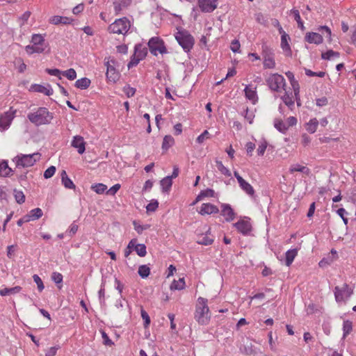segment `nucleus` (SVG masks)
Wrapping results in <instances>:
<instances>
[{"instance_id": "f257e3e1", "label": "nucleus", "mask_w": 356, "mask_h": 356, "mask_svg": "<svg viewBox=\"0 0 356 356\" xmlns=\"http://www.w3.org/2000/svg\"><path fill=\"white\" fill-rule=\"evenodd\" d=\"M27 118L37 127L47 125L49 124L54 119V113L46 107H38L29 112Z\"/></svg>"}, {"instance_id": "f03ea898", "label": "nucleus", "mask_w": 356, "mask_h": 356, "mask_svg": "<svg viewBox=\"0 0 356 356\" xmlns=\"http://www.w3.org/2000/svg\"><path fill=\"white\" fill-rule=\"evenodd\" d=\"M207 302V299L202 297H199L197 301L194 318L200 325H207L211 318Z\"/></svg>"}, {"instance_id": "7ed1b4c3", "label": "nucleus", "mask_w": 356, "mask_h": 356, "mask_svg": "<svg viewBox=\"0 0 356 356\" xmlns=\"http://www.w3.org/2000/svg\"><path fill=\"white\" fill-rule=\"evenodd\" d=\"M40 158V154L39 153L19 154L15 156L13 161L15 163L17 168H28L33 166Z\"/></svg>"}, {"instance_id": "20e7f679", "label": "nucleus", "mask_w": 356, "mask_h": 356, "mask_svg": "<svg viewBox=\"0 0 356 356\" xmlns=\"http://www.w3.org/2000/svg\"><path fill=\"white\" fill-rule=\"evenodd\" d=\"M130 26L129 20L124 17L115 19L114 22L109 25L108 30L112 33L125 35L129 31Z\"/></svg>"}, {"instance_id": "39448f33", "label": "nucleus", "mask_w": 356, "mask_h": 356, "mask_svg": "<svg viewBox=\"0 0 356 356\" xmlns=\"http://www.w3.org/2000/svg\"><path fill=\"white\" fill-rule=\"evenodd\" d=\"M175 38L186 52L190 51L194 45L193 37L186 31H179L175 35Z\"/></svg>"}, {"instance_id": "423d86ee", "label": "nucleus", "mask_w": 356, "mask_h": 356, "mask_svg": "<svg viewBox=\"0 0 356 356\" xmlns=\"http://www.w3.org/2000/svg\"><path fill=\"white\" fill-rule=\"evenodd\" d=\"M334 294L337 302H346L353 294V288L344 283L341 286H335Z\"/></svg>"}, {"instance_id": "0eeeda50", "label": "nucleus", "mask_w": 356, "mask_h": 356, "mask_svg": "<svg viewBox=\"0 0 356 356\" xmlns=\"http://www.w3.org/2000/svg\"><path fill=\"white\" fill-rule=\"evenodd\" d=\"M147 54V48L142 44H137L134 47V54L131 57L127 67L129 69L136 66Z\"/></svg>"}, {"instance_id": "6e6552de", "label": "nucleus", "mask_w": 356, "mask_h": 356, "mask_svg": "<svg viewBox=\"0 0 356 356\" xmlns=\"http://www.w3.org/2000/svg\"><path fill=\"white\" fill-rule=\"evenodd\" d=\"M149 51L154 56L159 54H165L168 53L163 40L159 37H152L147 43Z\"/></svg>"}, {"instance_id": "1a4fd4ad", "label": "nucleus", "mask_w": 356, "mask_h": 356, "mask_svg": "<svg viewBox=\"0 0 356 356\" xmlns=\"http://www.w3.org/2000/svg\"><path fill=\"white\" fill-rule=\"evenodd\" d=\"M261 54L264 59V68L274 69L275 67V61L273 49L266 44H263Z\"/></svg>"}, {"instance_id": "9d476101", "label": "nucleus", "mask_w": 356, "mask_h": 356, "mask_svg": "<svg viewBox=\"0 0 356 356\" xmlns=\"http://www.w3.org/2000/svg\"><path fill=\"white\" fill-rule=\"evenodd\" d=\"M267 84L270 90L280 92L284 89L286 83L283 76L278 74H272L266 79Z\"/></svg>"}, {"instance_id": "9b49d317", "label": "nucleus", "mask_w": 356, "mask_h": 356, "mask_svg": "<svg viewBox=\"0 0 356 356\" xmlns=\"http://www.w3.org/2000/svg\"><path fill=\"white\" fill-rule=\"evenodd\" d=\"M115 61L114 59H109L108 61L105 62V65L106 66V78L109 81L116 82L119 79V72L116 70L115 67Z\"/></svg>"}, {"instance_id": "f8f14e48", "label": "nucleus", "mask_w": 356, "mask_h": 356, "mask_svg": "<svg viewBox=\"0 0 356 356\" xmlns=\"http://www.w3.org/2000/svg\"><path fill=\"white\" fill-rule=\"evenodd\" d=\"M200 9L203 13H211L218 6V0H197Z\"/></svg>"}, {"instance_id": "ddd939ff", "label": "nucleus", "mask_w": 356, "mask_h": 356, "mask_svg": "<svg viewBox=\"0 0 356 356\" xmlns=\"http://www.w3.org/2000/svg\"><path fill=\"white\" fill-rule=\"evenodd\" d=\"M236 229L243 235H248L252 230V225L249 220L241 219L234 224Z\"/></svg>"}, {"instance_id": "4468645a", "label": "nucleus", "mask_w": 356, "mask_h": 356, "mask_svg": "<svg viewBox=\"0 0 356 356\" xmlns=\"http://www.w3.org/2000/svg\"><path fill=\"white\" fill-rule=\"evenodd\" d=\"M129 248H133L139 257H143L147 254L146 246L143 243H137V239H131L129 243Z\"/></svg>"}, {"instance_id": "2eb2a0df", "label": "nucleus", "mask_w": 356, "mask_h": 356, "mask_svg": "<svg viewBox=\"0 0 356 356\" xmlns=\"http://www.w3.org/2000/svg\"><path fill=\"white\" fill-rule=\"evenodd\" d=\"M221 215L225 217L227 222L234 220L236 217L234 210L229 204H221Z\"/></svg>"}, {"instance_id": "dca6fc26", "label": "nucleus", "mask_w": 356, "mask_h": 356, "mask_svg": "<svg viewBox=\"0 0 356 356\" xmlns=\"http://www.w3.org/2000/svg\"><path fill=\"white\" fill-rule=\"evenodd\" d=\"M218 208L211 203H203L199 211V213L202 216L218 213Z\"/></svg>"}, {"instance_id": "f3484780", "label": "nucleus", "mask_w": 356, "mask_h": 356, "mask_svg": "<svg viewBox=\"0 0 356 356\" xmlns=\"http://www.w3.org/2000/svg\"><path fill=\"white\" fill-rule=\"evenodd\" d=\"M73 147L77 149L79 154H82L86 150V143L83 138L81 136H75L71 143Z\"/></svg>"}, {"instance_id": "a211bd4d", "label": "nucleus", "mask_w": 356, "mask_h": 356, "mask_svg": "<svg viewBox=\"0 0 356 356\" xmlns=\"http://www.w3.org/2000/svg\"><path fill=\"white\" fill-rule=\"evenodd\" d=\"M280 33L281 34V47L284 51L288 52L289 54L291 53V47L289 44V40H290V37L286 32L283 30L282 26H280Z\"/></svg>"}, {"instance_id": "6ab92c4d", "label": "nucleus", "mask_w": 356, "mask_h": 356, "mask_svg": "<svg viewBox=\"0 0 356 356\" xmlns=\"http://www.w3.org/2000/svg\"><path fill=\"white\" fill-rule=\"evenodd\" d=\"M305 39L307 42L315 44H320L323 41L322 35L315 32L307 33Z\"/></svg>"}, {"instance_id": "aec40b11", "label": "nucleus", "mask_w": 356, "mask_h": 356, "mask_svg": "<svg viewBox=\"0 0 356 356\" xmlns=\"http://www.w3.org/2000/svg\"><path fill=\"white\" fill-rule=\"evenodd\" d=\"M244 92L245 97L251 101L253 104H255L258 100L256 88L251 85L246 86Z\"/></svg>"}, {"instance_id": "412c9836", "label": "nucleus", "mask_w": 356, "mask_h": 356, "mask_svg": "<svg viewBox=\"0 0 356 356\" xmlns=\"http://www.w3.org/2000/svg\"><path fill=\"white\" fill-rule=\"evenodd\" d=\"M131 3V0H113V4L115 15H119L120 12L127 8Z\"/></svg>"}, {"instance_id": "4be33fe9", "label": "nucleus", "mask_w": 356, "mask_h": 356, "mask_svg": "<svg viewBox=\"0 0 356 356\" xmlns=\"http://www.w3.org/2000/svg\"><path fill=\"white\" fill-rule=\"evenodd\" d=\"M31 89L34 92L42 93L47 96L51 95L54 92L53 89L49 85L45 86L40 84H34L31 86Z\"/></svg>"}, {"instance_id": "5701e85b", "label": "nucleus", "mask_w": 356, "mask_h": 356, "mask_svg": "<svg viewBox=\"0 0 356 356\" xmlns=\"http://www.w3.org/2000/svg\"><path fill=\"white\" fill-rule=\"evenodd\" d=\"M294 98L295 93L293 95L292 92L285 91L283 96L281 97L282 100L286 106L289 107L290 110H293L294 108Z\"/></svg>"}, {"instance_id": "b1692460", "label": "nucleus", "mask_w": 356, "mask_h": 356, "mask_svg": "<svg viewBox=\"0 0 356 356\" xmlns=\"http://www.w3.org/2000/svg\"><path fill=\"white\" fill-rule=\"evenodd\" d=\"M72 21L73 19L70 17L59 15H54L49 19V23L54 25L70 24L72 22Z\"/></svg>"}, {"instance_id": "393cba45", "label": "nucleus", "mask_w": 356, "mask_h": 356, "mask_svg": "<svg viewBox=\"0 0 356 356\" xmlns=\"http://www.w3.org/2000/svg\"><path fill=\"white\" fill-rule=\"evenodd\" d=\"M285 74L290 82L294 93L297 95L298 92H300V85L298 81L295 79L293 73L291 71H288Z\"/></svg>"}, {"instance_id": "a878e982", "label": "nucleus", "mask_w": 356, "mask_h": 356, "mask_svg": "<svg viewBox=\"0 0 356 356\" xmlns=\"http://www.w3.org/2000/svg\"><path fill=\"white\" fill-rule=\"evenodd\" d=\"M31 42L40 47H44V49L48 47L44 37L40 34H33L31 37Z\"/></svg>"}, {"instance_id": "bb28decb", "label": "nucleus", "mask_w": 356, "mask_h": 356, "mask_svg": "<svg viewBox=\"0 0 356 356\" xmlns=\"http://www.w3.org/2000/svg\"><path fill=\"white\" fill-rule=\"evenodd\" d=\"M298 254V249H291L286 252L285 253V264L287 266H290L293 263L294 259Z\"/></svg>"}, {"instance_id": "cd10ccee", "label": "nucleus", "mask_w": 356, "mask_h": 356, "mask_svg": "<svg viewBox=\"0 0 356 356\" xmlns=\"http://www.w3.org/2000/svg\"><path fill=\"white\" fill-rule=\"evenodd\" d=\"M13 170L8 166L6 161L0 162V176L10 177L13 175Z\"/></svg>"}, {"instance_id": "c85d7f7f", "label": "nucleus", "mask_w": 356, "mask_h": 356, "mask_svg": "<svg viewBox=\"0 0 356 356\" xmlns=\"http://www.w3.org/2000/svg\"><path fill=\"white\" fill-rule=\"evenodd\" d=\"M61 181L63 186L68 189H74L75 185L73 181L68 177L65 170H63L60 174Z\"/></svg>"}, {"instance_id": "c756f323", "label": "nucleus", "mask_w": 356, "mask_h": 356, "mask_svg": "<svg viewBox=\"0 0 356 356\" xmlns=\"http://www.w3.org/2000/svg\"><path fill=\"white\" fill-rule=\"evenodd\" d=\"M43 215V212L41 209L35 208L29 211L26 216L29 221L35 220L41 218Z\"/></svg>"}, {"instance_id": "7c9ffc66", "label": "nucleus", "mask_w": 356, "mask_h": 356, "mask_svg": "<svg viewBox=\"0 0 356 356\" xmlns=\"http://www.w3.org/2000/svg\"><path fill=\"white\" fill-rule=\"evenodd\" d=\"M241 188L248 195L253 196L254 194V190L253 187L247 182L244 179L238 182Z\"/></svg>"}, {"instance_id": "2f4dec72", "label": "nucleus", "mask_w": 356, "mask_h": 356, "mask_svg": "<svg viewBox=\"0 0 356 356\" xmlns=\"http://www.w3.org/2000/svg\"><path fill=\"white\" fill-rule=\"evenodd\" d=\"M22 288L19 286H16L12 288H4L0 290V295L2 296H6L18 293L22 291Z\"/></svg>"}, {"instance_id": "473e14b6", "label": "nucleus", "mask_w": 356, "mask_h": 356, "mask_svg": "<svg viewBox=\"0 0 356 356\" xmlns=\"http://www.w3.org/2000/svg\"><path fill=\"white\" fill-rule=\"evenodd\" d=\"M160 184L162 188V191L163 193L169 192L172 185V181L171 179V177L168 176L164 177L161 180Z\"/></svg>"}, {"instance_id": "72a5a7b5", "label": "nucleus", "mask_w": 356, "mask_h": 356, "mask_svg": "<svg viewBox=\"0 0 356 356\" xmlns=\"http://www.w3.org/2000/svg\"><path fill=\"white\" fill-rule=\"evenodd\" d=\"M90 80L88 78L83 77L80 79H78L75 82V87L81 90H85L88 88L90 85Z\"/></svg>"}, {"instance_id": "f704fd0d", "label": "nucleus", "mask_w": 356, "mask_h": 356, "mask_svg": "<svg viewBox=\"0 0 356 356\" xmlns=\"http://www.w3.org/2000/svg\"><path fill=\"white\" fill-rule=\"evenodd\" d=\"M318 124L316 118H312L306 124V130L310 134H314L316 131Z\"/></svg>"}, {"instance_id": "c9c22d12", "label": "nucleus", "mask_w": 356, "mask_h": 356, "mask_svg": "<svg viewBox=\"0 0 356 356\" xmlns=\"http://www.w3.org/2000/svg\"><path fill=\"white\" fill-rule=\"evenodd\" d=\"M197 243L204 245H209L213 243V238L209 236V231L204 235H202L197 240Z\"/></svg>"}, {"instance_id": "e433bc0d", "label": "nucleus", "mask_w": 356, "mask_h": 356, "mask_svg": "<svg viewBox=\"0 0 356 356\" xmlns=\"http://www.w3.org/2000/svg\"><path fill=\"white\" fill-rule=\"evenodd\" d=\"M25 49L29 54H33L34 53L41 54L44 51V47H40L34 44L26 46Z\"/></svg>"}, {"instance_id": "4c0bfd02", "label": "nucleus", "mask_w": 356, "mask_h": 356, "mask_svg": "<svg viewBox=\"0 0 356 356\" xmlns=\"http://www.w3.org/2000/svg\"><path fill=\"white\" fill-rule=\"evenodd\" d=\"M289 171L291 173H293L295 172H300L307 175L309 173V169L306 166L300 165L299 164H294L291 165Z\"/></svg>"}, {"instance_id": "58836bf2", "label": "nucleus", "mask_w": 356, "mask_h": 356, "mask_svg": "<svg viewBox=\"0 0 356 356\" xmlns=\"http://www.w3.org/2000/svg\"><path fill=\"white\" fill-rule=\"evenodd\" d=\"M215 192L213 190L207 188L206 190L201 191L199 195L196 197V201H201L206 197H213Z\"/></svg>"}, {"instance_id": "ea45409f", "label": "nucleus", "mask_w": 356, "mask_h": 356, "mask_svg": "<svg viewBox=\"0 0 356 356\" xmlns=\"http://www.w3.org/2000/svg\"><path fill=\"white\" fill-rule=\"evenodd\" d=\"M274 127L281 133L285 134L289 129V126L283 122L281 120L275 119L274 121Z\"/></svg>"}, {"instance_id": "a19ab883", "label": "nucleus", "mask_w": 356, "mask_h": 356, "mask_svg": "<svg viewBox=\"0 0 356 356\" xmlns=\"http://www.w3.org/2000/svg\"><path fill=\"white\" fill-rule=\"evenodd\" d=\"M185 287L184 278H179L178 280H174L170 285L171 290H181Z\"/></svg>"}, {"instance_id": "79ce46f5", "label": "nucleus", "mask_w": 356, "mask_h": 356, "mask_svg": "<svg viewBox=\"0 0 356 356\" xmlns=\"http://www.w3.org/2000/svg\"><path fill=\"white\" fill-rule=\"evenodd\" d=\"M339 53L333 50H328L321 54L322 59L331 60L334 58L339 57Z\"/></svg>"}, {"instance_id": "37998d69", "label": "nucleus", "mask_w": 356, "mask_h": 356, "mask_svg": "<svg viewBox=\"0 0 356 356\" xmlns=\"http://www.w3.org/2000/svg\"><path fill=\"white\" fill-rule=\"evenodd\" d=\"M174 143V138L171 136H165L163 140L162 148L167 150L169 147L173 145Z\"/></svg>"}, {"instance_id": "c03bdc74", "label": "nucleus", "mask_w": 356, "mask_h": 356, "mask_svg": "<svg viewBox=\"0 0 356 356\" xmlns=\"http://www.w3.org/2000/svg\"><path fill=\"white\" fill-rule=\"evenodd\" d=\"M353 330V324L350 321L346 320L343 321V336L346 337Z\"/></svg>"}, {"instance_id": "a18cd8bd", "label": "nucleus", "mask_w": 356, "mask_h": 356, "mask_svg": "<svg viewBox=\"0 0 356 356\" xmlns=\"http://www.w3.org/2000/svg\"><path fill=\"white\" fill-rule=\"evenodd\" d=\"M138 273L142 278H146L150 273V268L147 265H141L138 268Z\"/></svg>"}, {"instance_id": "49530a36", "label": "nucleus", "mask_w": 356, "mask_h": 356, "mask_svg": "<svg viewBox=\"0 0 356 356\" xmlns=\"http://www.w3.org/2000/svg\"><path fill=\"white\" fill-rule=\"evenodd\" d=\"M91 188L97 194H102L106 191L107 186L104 184L99 183L92 185Z\"/></svg>"}, {"instance_id": "de8ad7c7", "label": "nucleus", "mask_w": 356, "mask_h": 356, "mask_svg": "<svg viewBox=\"0 0 356 356\" xmlns=\"http://www.w3.org/2000/svg\"><path fill=\"white\" fill-rule=\"evenodd\" d=\"M216 166L218 170L224 175L230 177L232 175L230 170L226 168L221 161H216Z\"/></svg>"}, {"instance_id": "09e8293b", "label": "nucleus", "mask_w": 356, "mask_h": 356, "mask_svg": "<svg viewBox=\"0 0 356 356\" xmlns=\"http://www.w3.org/2000/svg\"><path fill=\"white\" fill-rule=\"evenodd\" d=\"M62 75L71 81L74 80L76 78V72L73 68L62 71Z\"/></svg>"}, {"instance_id": "8fccbe9b", "label": "nucleus", "mask_w": 356, "mask_h": 356, "mask_svg": "<svg viewBox=\"0 0 356 356\" xmlns=\"http://www.w3.org/2000/svg\"><path fill=\"white\" fill-rule=\"evenodd\" d=\"M291 12L293 15L294 19L298 24V27L301 29H303L305 27H304L303 22L301 19L299 11L296 9H293V10H291Z\"/></svg>"}, {"instance_id": "3c124183", "label": "nucleus", "mask_w": 356, "mask_h": 356, "mask_svg": "<svg viewBox=\"0 0 356 356\" xmlns=\"http://www.w3.org/2000/svg\"><path fill=\"white\" fill-rule=\"evenodd\" d=\"M267 146H268V143L266 140H262L261 142H260V144L259 145V147L257 148V154L259 156H263L264 154V152L267 148Z\"/></svg>"}, {"instance_id": "603ef678", "label": "nucleus", "mask_w": 356, "mask_h": 356, "mask_svg": "<svg viewBox=\"0 0 356 356\" xmlns=\"http://www.w3.org/2000/svg\"><path fill=\"white\" fill-rule=\"evenodd\" d=\"M318 31L321 32L322 34L325 35V37L328 39L329 41L331 40V35L332 32L330 29L327 26H321L318 29Z\"/></svg>"}, {"instance_id": "864d4df0", "label": "nucleus", "mask_w": 356, "mask_h": 356, "mask_svg": "<svg viewBox=\"0 0 356 356\" xmlns=\"http://www.w3.org/2000/svg\"><path fill=\"white\" fill-rule=\"evenodd\" d=\"M127 97H133L136 93V88L131 87L129 85H126L122 89Z\"/></svg>"}, {"instance_id": "5fc2aeb1", "label": "nucleus", "mask_w": 356, "mask_h": 356, "mask_svg": "<svg viewBox=\"0 0 356 356\" xmlns=\"http://www.w3.org/2000/svg\"><path fill=\"white\" fill-rule=\"evenodd\" d=\"M14 195H15V200L17 203L22 204V203L24 202L25 196H24L23 192L15 190Z\"/></svg>"}, {"instance_id": "6e6d98bb", "label": "nucleus", "mask_w": 356, "mask_h": 356, "mask_svg": "<svg viewBox=\"0 0 356 356\" xmlns=\"http://www.w3.org/2000/svg\"><path fill=\"white\" fill-rule=\"evenodd\" d=\"M305 74L308 76H318V77L323 78L325 75V72H313L311 70H309L307 68L305 69Z\"/></svg>"}, {"instance_id": "4d7b16f0", "label": "nucleus", "mask_w": 356, "mask_h": 356, "mask_svg": "<svg viewBox=\"0 0 356 356\" xmlns=\"http://www.w3.org/2000/svg\"><path fill=\"white\" fill-rule=\"evenodd\" d=\"M158 207V201L156 200H153L146 206V209L147 212H154L156 210Z\"/></svg>"}, {"instance_id": "13d9d810", "label": "nucleus", "mask_w": 356, "mask_h": 356, "mask_svg": "<svg viewBox=\"0 0 356 356\" xmlns=\"http://www.w3.org/2000/svg\"><path fill=\"white\" fill-rule=\"evenodd\" d=\"M101 333H102V337L103 339V343L105 346H111L114 344L113 341L111 339H110L109 337L104 331L102 330Z\"/></svg>"}, {"instance_id": "bf43d9fd", "label": "nucleus", "mask_w": 356, "mask_h": 356, "mask_svg": "<svg viewBox=\"0 0 356 356\" xmlns=\"http://www.w3.org/2000/svg\"><path fill=\"white\" fill-rule=\"evenodd\" d=\"M33 281L37 284L38 291L41 292L44 288V286L41 278L38 275H33Z\"/></svg>"}, {"instance_id": "052dcab7", "label": "nucleus", "mask_w": 356, "mask_h": 356, "mask_svg": "<svg viewBox=\"0 0 356 356\" xmlns=\"http://www.w3.org/2000/svg\"><path fill=\"white\" fill-rule=\"evenodd\" d=\"M140 314L142 318L144 320V327H148L150 324V318L148 314L143 309H141Z\"/></svg>"}, {"instance_id": "680f3d73", "label": "nucleus", "mask_w": 356, "mask_h": 356, "mask_svg": "<svg viewBox=\"0 0 356 356\" xmlns=\"http://www.w3.org/2000/svg\"><path fill=\"white\" fill-rule=\"evenodd\" d=\"M56 172V167L51 165L50 167H49L44 172V177L45 179H49L51 178V177H53V175L55 174Z\"/></svg>"}, {"instance_id": "e2e57ef3", "label": "nucleus", "mask_w": 356, "mask_h": 356, "mask_svg": "<svg viewBox=\"0 0 356 356\" xmlns=\"http://www.w3.org/2000/svg\"><path fill=\"white\" fill-rule=\"evenodd\" d=\"M209 133L207 130L204 131L196 139L199 144L202 143L206 139L209 138Z\"/></svg>"}, {"instance_id": "0e129e2a", "label": "nucleus", "mask_w": 356, "mask_h": 356, "mask_svg": "<svg viewBox=\"0 0 356 356\" xmlns=\"http://www.w3.org/2000/svg\"><path fill=\"white\" fill-rule=\"evenodd\" d=\"M51 279L56 284H61L63 282V275L60 273L54 272L51 275Z\"/></svg>"}, {"instance_id": "69168bd1", "label": "nucleus", "mask_w": 356, "mask_h": 356, "mask_svg": "<svg viewBox=\"0 0 356 356\" xmlns=\"http://www.w3.org/2000/svg\"><path fill=\"white\" fill-rule=\"evenodd\" d=\"M46 72L51 76H55L58 77L60 79H61L60 75H62V71L58 69H46Z\"/></svg>"}, {"instance_id": "338daca9", "label": "nucleus", "mask_w": 356, "mask_h": 356, "mask_svg": "<svg viewBox=\"0 0 356 356\" xmlns=\"http://www.w3.org/2000/svg\"><path fill=\"white\" fill-rule=\"evenodd\" d=\"M240 47L241 44L239 41L237 40H234L231 43L230 49L233 52L236 53L238 52Z\"/></svg>"}, {"instance_id": "774afa93", "label": "nucleus", "mask_w": 356, "mask_h": 356, "mask_svg": "<svg viewBox=\"0 0 356 356\" xmlns=\"http://www.w3.org/2000/svg\"><path fill=\"white\" fill-rule=\"evenodd\" d=\"M245 118L249 122L250 124H252L253 119L254 118V115L253 112L250 111L248 108L245 109Z\"/></svg>"}]
</instances>
